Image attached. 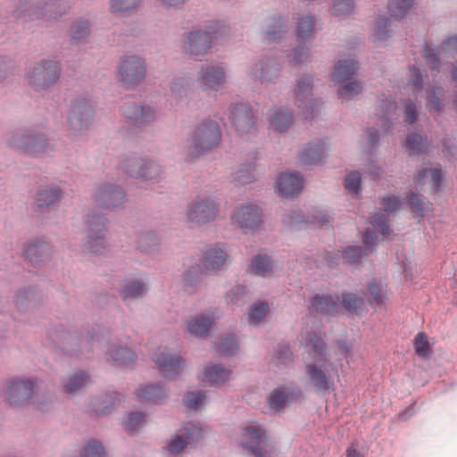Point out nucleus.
<instances>
[{
  "label": "nucleus",
  "mask_w": 457,
  "mask_h": 457,
  "mask_svg": "<svg viewBox=\"0 0 457 457\" xmlns=\"http://www.w3.org/2000/svg\"><path fill=\"white\" fill-rule=\"evenodd\" d=\"M270 307L264 301L253 304L248 312V320L251 324L257 325L269 312Z\"/></svg>",
  "instance_id": "obj_64"
},
{
  "label": "nucleus",
  "mask_w": 457,
  "mask_h": 457,
  "mask_svg": "<svg viewBox=\"0 0 457 457\" xmlns=\"http://www.w3.org/2000/svg\"><path fill=\"white\" fill-rule=\"evenodd\" d=\"M269 127L278 132H285L292 125L294 116L292 112L285 108H277L269 117Z\"/></svg>",
  "instance_id": "obj_38"
},
{
  "label": "nucleus",
  "mask_w": 457,
  "mask_h": 457,
  "mask_svg": "<svg viewBox=\"0 0 457 457\" xmlns=\"http://www.w3.org/2000/svg\"><path fill=\"white\" fill-rule=\"evenodd\" d=\"M415 0H390L388 10L391 16L402 18L413 6Z\"/></svg>",
  "instance_id": "obj_63"
},
{
  "label": "nucleus",
  "mask_w": 457,
  "mask_h": 457,
  "mask_svg": "<svg viewBox=\"0 0 457 457\" xmlns=\"http://www.w3.org/2000/svg\"><path fill=\"white\" fill-rule=\"evenodd\" d=\"M110 11L119 16H128L139 6L140 0H110Z\"/></svg>",
  "instance_id": "obj_49"
},
{
  "label": "nucleus",
  "mask_w": 457,
  "mask_h": 457,
  "mask_svg": "<svg viewBox=\"0 0 457 457\" xmlns=\"http://www.w3.org/2000/svg\"><path fill=\"white\" fill-rule=\"evenodd\" d=\"M94 106L84 96L73 98L69 106L67 122L70 129L79 132L87 129L94 117Z\"/></svg>",
  "instance_id": "obj_10"
},
{
  "label": "nucleus",
  "mask_w": 457,
  "mask_h": 457,
  "mask_svg": "<svg viewBox=\"0 0 457 457\" xmlns=\"http://www.w3.org/2000/svg\"><path fill=\"white\" fill-rule=\"evenodd\" d=\"M337 296L331 295H314L310 301V312L323 316H334L338 312Z\"/></svg>",
  "instance_id": "obj_26"
},
{
  "label": "nucleus",
  "mask_w": 457,
  "mask_h": 457,
  "mask_svg": "<svg viewBox=\"0 0 457 457\" xmlns=\"http://www.w3.org/2000/svg\"><path fill=\"white\" fill-rule=\"evenodd\" d=\"M202 270L199 265L191 266L183 275V286L188 292H193L200 283Z\"/></svg>",
  "instance_id": "obj_57"
},
{
  "label": "nucleus",
  "mask_w": 457,
  "mask_h": 457,
  "mask_svg": "<svg viewBox=\"0 0 457 457\" xmlns=\"http://www.w3.org/2000/svg\"><path fill=\"white\" fill-rule=\"evenodd\" d=\"M368 248L361 245H349L345 247L342 253V259L345 263L356 264L363 257L367 256Z\"/></svg>",
  "instance_id": "obj_55"
},
{
  "label": "nucleus",
  "mask_w": 457,
  "mask_h": 457,
  "mask_svg": "<svg viewBox=\"0 0 457 457\" xmlns=\"http://www.w3.org/2000/svg\"><path fill=\"white\" fill-rule=\"evenodd\" d=\"M118 393L114 391L97 396L92 403L93 411L97 415H106L111 413L112 406L118 399Z\"/></svg>",
  "instance_id": "obj_43"
},
{
  "label": "nucleus",
  "mask_w": 457,
  "mask_h": 457,
  "mask_svg": "<svg viewBox=\"0 0 457 457\" xmlns=\"http://www.w3.org/2000/svg\"><path fill=\"white\" fill-rule=\"evenodd\" d=\"M118 79L126 89H134L145 79V61L136 54L120 57L118 68Z\"/></svg>",
  "instance_id": "obj_6"
},
{
  "label": "nucleus",
  "mask_w": 457,
  "mask_h": 457,
  "mask_svg": "<svg viewBox=\"0 0 457 457\" xmlns=\"http://www.w3.org/2000/svg\"><path fill=\"white\" fill-rule=\"evenodd\" d=\"M242 445L254 457H273L274 445L261 427H246L243 433Z\"/></svg>",
  "instance_id": "obj_8"
},
{
  "label": "nucleus",
  "mask_w": 457,
  "mask_h": 457,
  "mask_svg": "<svg viewBox=\"0 0 457 457\" xmlns=\"http://www.w3.org/2000/svg\"><path fill=\"white\" fill-rule=\"evenodd\" d=\"M331 372H337V368L330 361L315 360L305 365V373L317 392H329L334 389L335 382Z\"/></svg>",
  "instance_id": "obj_9"
},
{
  "label": "nucleus",
  "mask_w": 457,
  "mask_h": 457,
  "mask_svg": "<svg viewBox=\"0 0 457 457\" xmlns=\"http://www.w3.org/2000/svg\"><path fill=\"white\" fill-rule=\"evenodd\" d=\"M283 224L291 229H300L303 226L306 225L307 220L298 209H292L283 214Z\"/></svg>",
  "instance_id": "obj_56"
},
{
  "label": "nucleus",
  "mask_w": 457,
  "mask_h": 457,
  "mask_svg": "<svg viewBox=\"0 0 457 457\" xmlns=\"http://www.w3.org/2000/svg\"><path fill=\"white\" fill-rule=\"evenodd\" d=\"M303 185V178L299 172L284 173L276 181V187L281 195L298 194Z\"/></svg>",
  "instance_id": "obj_28"
},
{
  "label": "nucleus",
  "mask_w": 457,
  "mask_h": 457,
  "mask_svg": "<svg viewBox=\"0 0 457 457\" xmlns=\"http://www.w3.org/2000/svg\"><path fill=\"white\" fill-rule=\"evenodd\" d=\"M86 226L87 234H107V218L101 213L91 212L87 215Z\"/></svg>",
  "instance_id": "obj_47"
},
{
  "label": "nucleus",
  "mask_w": 457,
  "mask_h": 457,
  "mask_svg": "<svg viewBox=\"0 0 457 457\" xmlns=\"http://www.w3.org/2000/svg\"><path fill=\"white\" fill-rule=\"evenodd\" d=\"M149 290L148 281L145 278H124L120 283V295L126 303L141 299Z\"/></svg>",
  "instance_id": "obj_24"
},
{
  "label": "nucleus",
  "mask_w": 457,
  "mask_h": 457,
  "mask_svg": "<svg viewBox=\"0 0 457 457\" xmlns=\"http://www.w3.org/2000/svg\"><path fill=\"white\" fill-rule=\"evenodd\" d=\"M314 78L312 74L304 73L295 79L294 96L295 104L305 119H312L317 109V100L313 98Z\"/></svg>",
  "instance_id": "obj_7"
},
{
  "label": "nucleus",
  "mask_w": 457,
  "mask_h": 457,
  "mask_svg": "<svg viewBox=\"0 0 457 457\" xmlns=\"http://www.w3.org/2000/svg\"><path fill=\"white\" fill-rule=\"evenodd\" d=\"M328 149V145L322 139L310 142L299 153V159L303 164L319 165L323 163Z\"/></svg>",
  "instance_id": "obj_23"
},
{
  "label": "nucleus",
  "mask_w": 457,
  "mask_h": 457,
  "mask_svg": "<svg viewBox=\"0 0 457 457\" xmlns=\"http://www.w3.org/2000/svg\"><path fill=\"white\" fill-rule=\"evenodd\" d=\"M380 108L382 111L379 117L381 120V128L385 132H387L396 116V104L392 101H382Z\"/></svg>",
  "instance_id": "obj_51"
},
{
  "label": "nucleus",
  "mask_w": 457,
  "mask_h": 457,
  "mask_svg": "<svg viewBox=\"0 0 457 457\" xmlns=\"http://www.w3.org/2000/svg\"><path fill=\"white\" fill-rule=\"evenodd\" d=\"M306 344L310 347L309 353L312 356L313 361L315 360H320V361H329L326 353L327 345L318 334L315 332L308 333Z\"/></svg>",
  "instance_id": "obj_40"
},
{
  "label": "nucleus",
  "mask_w": 457,
  "mask_h": 457,
  "mask_svg": "<svg viewBox=\"0 0 457 457\" xmlns=\"http://www.w3.org/2000/svg\"><path fill=\"white\" fill-rule=\"evenodd\" d=\"M159 243L160 238L157 233L148 230L138 235L137 247L142 253H150L155 250Z\"/></svg>",
  "instance_id": "obj_48"
},
{
  "label": "nucleus",
  "mask_w": 457,
  "mask_h": 457,
  "mask_svg": "<svg viewBox=\"0 0 457 457\" xmlns=\"http://www.w3.org/2000/svg\"><path fill=\"white\" fill-rule=\"evenodd\" d=\"M70 8L68 0H19L13 16L24 21L57 20Z\"/></svg>",
  "instance_id": "obj_3"
},
{
  "label": "nucleus",
  "mask_w": 457,
  "mask_h": 457,
  "mask_svg": "<svg viewBox=\"0 0 457 457\" xmlns=\"http://www.w3.org/2000/svg\"><path fill=\"white\" fill-rule=\"evenodd\" d=\"M126 198L123 188L112 183L100 184L93 194V199L102 209H115L122 205Z\"/></svg>",
  "instance_id": "obj_18"
},
{
  "label": "nucleus",
  "mask_w": 457,
  "mask_h": 457,
  "mask_svg": "<svg viewBox=\"0 0 457 457\" xmlns=\"http://www.w3.org/2000/svg\"><path fill=\"white\" fill-rule=\"evenodd\" d=\"M96 329L99 328H93L92 331H88L87 335L81 336L79 338V345L74 348H70L66 343L63 344L62 349L64 353L70 356H77L79 353L87 355L91 352V350L98 345L100 343V336L98 335Z\"/></svg>",
  "instance_id": "obj_29"
},
{
  "label": "nucleus",
  "mask_w": 457,
  "mask_h": 457,
  "mask_svg": "<svg viewBox=\"0 0 457 457\" xmlns=\"http://www.w3.org/2000/svg\"><path fill=\"white\" fill-rule=\"evenodd\" d=\"M262 209L256 204L247 203L235 207L232 220L242 228H255L262 223Z\"/></svg>",
  "instance_id": "obj_19"
},
{
  "label": "nucleus",
  "mask_w": 457,
  "mask_h": 457,
  "mask_svg": "<svg viewBox=\"0 0 457 457\" xmlns=\"http://www.w3.org/2000/svg\"><path fill=\"white\" fill-rule=\"evenodd\" d=\"M52 245L41 237L33 238L24 244L23 256L32 265H39L51 257Z\"/></svg>",
  "instance_id": "obj_20"
},
{
  "label": "nucleus",
  "mask_w": 457,
  "mask_h": 457,
  "mask_svg": "<svg viewBox=\"0 0 457 457\" xmlns=\"http://www.w3.org/2000/svg\"><path fill=\"white\" fill-rule=\"evenodd\" d=\"M118 393L114 391L97 396L92 403L93 411L97 415H106L111 413L112 406L118 399Z\"/></svg>",
  "instance_id": "obj_42"
},
{
  "label": "nucleus",
  "mask_w": 457,
  "mask_h": 457,
  "mask_svg": "<svg viewBox=\"0 0 457 457\" xmlns=\"http://www.w3.org/2000/svg\"><path fill=\"white\" fill-rule=\"evenodd\" d=\"M62 196L63 192L60 187L56 185H46L37 189L35 195V203L38 211L44 212L59 203Z\"/></svg>",
  "instance_id": "obj_25"
},
{
  "label": "nucleus",
  "mask_w": 457,
  "mask_h": 457,
  "mask_svg": "<svg viewBox=\"0 0 457 457\" xmlns=\"http://www.w3.org/2000/svg\"><path fill=\"white\" fill-rule=\"evenodd\" d=\"M368 290V303L373 308H382L385 306L386 300L388 299L387 287L386 284L373 279L367 285Z\"/></svg>",
  "instance_id": "obj_36"
},
{
  "label": "nucleus",
  "mask_w": 457,
  "mask_h": 457,
  "mask_svg": "<svg viewBox=\"0 0 457 457\" xmlns=\"http://www.w3.org/2000/svg\"><path fill=\"white\" fill-rule=\"evenodd\" d=\"M227 32L228 27L225 22L220 21H212L203 26L193 27L185 36L184 50L187 54L198 59V57L205 55L215 42Z\"/></svg>",
  "instance_id": "obj_2"
},
{
  "label": "nucleus",
  "mask_w": 457,
  "mask_h": 457,
  "mask_svg": "<svg viewBox=\"0 0 457 457\" xmlns=\"http://www.w3.org/2000/svg\"><path fill=\"white\" fill-rule=\"evenodd\" d=\"M195 81L204 92H217L226 81L225 70L220 65H202L197 71Z\"/></svg>",
  "instance_id": "obj_16"
},
{
  "label": "nucleus",
  "mask_w": 457,
  "mask_h": 457,
  "mask_svg": "<svg viewBox=\"0 0 457 457\" xmlns=\"http://www.w3.org/2000/svg\"><path fill=\"white\" fill-rule=\"evenodd\" d=\"M358 69L359 62L354 59L339 60L335 65L332 79L335 83H343L351 80Z\"/></svg>",
  "instance_id": "obj_35"
},
{
  "label": "nucleus",
  "mask_w": 457,
  "mask_h": 457,
  "mask_svg": "<svg viewBox=\"0 0 457 457\" xmlns=\"http://www.w3.org/2000/svg\"><path fill=\"white\" fill-rule=\"evenodd\" d=\"M218 210V205L212 197L198 196L189 205L186 213L187 220L197 226H202L214 220Z\"/></svg>",
  "instance_id": "obj_14"
},
{
  "label": "nucleus",
  "mask_w": 457,
  "mask_h": 457,
  "mask_svg": "<svg viewBox=\"0 0 457 457\" xmlns=\"http://www.w3.org/2000/svg\"><path fill=\"white\" fill-rule=\"evenodd\" d=\"M228 117L236 130L242 134L252 133L255 129L256 114L248 103L231 104Z\"/></svg>",
  "instance_id": "obj_17"
},
{
  "label": "nucleus",
  "mask_w": 457,
  "mask_h": 457,
  "mask_svg": "<svg viewBox=\"0 0 457 457\" xmlns=\"http://www.w3.org/2000/svg\"><path fill=\"white\" fill-rule=\"evenodd\" d=\"M403 204L419 217H425L431 211V203L426 196L418 192L411 191L403 198Z\"/></svg>",
  "instance_id": "obj_34"
},
{
  "label": "nucleus",
  "mask_w": 457,
  "mask_h": 457,
  "mask_svg": "<svg viewBox=\"0 0 457 457\" xmlns=\"http://www.w3.org/2000/svg\"><path fill=\"white\" fill-rule=\"evenodd\" d=\"M91 32V23L88 20L79 19L71 26V40L83 43L86 41Z\"/></svg>",
  "instance_id": "obj_50"
},
{
  "label": "nucleus",
  "mask_w": 457,
  "mask_h": 457,
  "mask_svg": "<svg viewBox=\"0 0 457 457\" xmlns=\"http://www.w3.org/2000/svg\"><path fill=\"white\" fill-rule=\"evenodd\" d=\"M122 116L126 122L137 129L145 128L155 121V109L145 101H129L121 107Z\"/></svg>",
  "instance_id": "obj_12"
},
{
  "label": "nucleus",
  "mask_w": 457,
  "mask_h": 457,
  "mask_svg": "<svg viewBox=\"0 0 457 457\" xmlns=\"http://www.w3.org/2000/svg\"><path fill=\"white\" fill-rule=\"evenodd\" d=\"M428 79V73L425 70H420L415 65L409 68L408 82L411 86L414 93H420L423 90L425 81Z\"/></svg>",
  "instance_id": "obj_53"
},
{
  "label": "nucleus",
  "mask_w": 457,
  "mask_h": 457,
  "mask_svg": "<svg viewBox=\"0 0 457 457\" xmlns=\"http://www.w3.org/2000/svg\"><path fill=\"white\" fill-rule=\"evenodd\" d=\"M281 63L271 56H265L253 63L248 70V75L262 85L276 84L280 71Z\"/></svg>",
  "instance_id": "obj_13"
},
{
  "label": "nucleus",
  "mask_w": 457,
  "mask_h": 457,
  "mask_svg": "<svg viewBox=\"0 0 457 457\" xmlns=\"http://www.w3.org/2000/svg\"><path fill=\"white\" fill-rule=\"evenodd\" d=\"M338 84L340 86L337 89V96L342 101H350L362 91L361 83L356 80L351 79Z\"/></svg>",
  "instance_id": "obj_52"
},
{
  "label": "nucleus",
  "mask_w": 457,
  "mask_h": 457,
  "mask_svg": "<svg viewBox=\"0 0 457 457\" xmlns=\"http://www.w3.org/2000/svg\"><path fill=\"white\" fill-rule=\"evenodd\" d=\"M301 391H295L288 386H278L274 388L268 398L270 408L279 411L283 409L287 403L292 402Z\"/></svg>",
  "instance_id": "obj_33"
},
{
  "label": "nucleus",
  "mask_w": 457,
  "mask_h": 457,
  "mask_svg": "<svg viewBox=\"0 0 457 457\" xmlns=\"http://www.w3.org/2000/svg\"><path fill=\"white\" fill-rule=\"evenodd\" d=\"M91 384L90 375L84 370L75 371L62 380V390L68 395H75Z\"/></svg>",
  "instance_id": "obj_30"
},
{
  "label": "nucleus",
  "mask_w": 457,
  "mask_h": 457,
  "mask_svg": "<svg viewBox=\"0 0 457 457\" xmlns=\"http://www.w3.org/2000/svg\"><path fill=\"white\" fill-rule=\"evenodd\" d=\"M192 80L187 77H177L172 79L170 85L171 96L176 99H182L187 96L191 87Z\"/></svg>",
  "instance_id": "obj_54"
},
{
  "label": "nucleus",
  "mask_w": 457,
  "mask_h": 457,
  "mask_svg": "<svg viewBox=\"0 0 457 457\" xmlns=\"http://www.w3.org/2000/svg\"><path fill=\"white\" fill-rule=\"evenodd\" d=\"M139 400L161 404L167 397V390L162 383L141 386L137 389Z\"/></svg>",
  "instance_id": "obj_32"
},
{
  "label": "nucleus",
  "mask_w": 457,
  "mask_h": 457,
  "mask_svg": "<svg viewBox=\"0 0 457 457\" xmlns=\"http://www.w3.org/2000/svg\"><path fill=\"white\" fill-rule=\"evenodd\" d=\"M226 259L227 253L221 244H216L205 252L203 258V266L206 271H215L223 266Z\"/></svg>",
  "instance_id": "obj_37"
},
{
  "label": "nucleus",
  "mask_w": 457,
  "mask_h": 457,
  "mask_svg": "<svg viewBox=\"0 0 457 457\" xmlns=\"http://www.w3.org/2000/svg\"><path fill=\"white\" fill-rule=\"evenodd\" d=\"M60 63L55 60L43 59L29 68L26 77L35 90H45L54 85L61 75Z\"/></svg>",
  "instance_id": "obj_5"
},
{
  "label": "nucleus",
  "mask_w": 457,
  "mask_h": 457,
  "mask_svg": "<svg viewBox=\"0 0 457 457\" xmlns=\"http://www.w3.org/2000/svg\"><path fill=\"white\" fill-rule=\"evenodd\" d=\"M154 361L161 374L169 379L176 378L182 373L185 368V361L179 355L167 351L160 352L156 355Z\"/></svg>",
  "instance_id": "obj_21"
},
{
  "label": "nucleus",
  "mask_w": 457,
  "mask_h": 457,
  "mask_svg": "<svg viewBox=\"0 0 457 457\" xmlns=\"http://www.w3.org/2000/svg\"><path fill=\"white\" fill-rule=\"evenodd\" d=\"M405 147L412 154H424L429 150L430 141L427 136L411 132L406 136Z\"/></svg>",
  "instance_id": "obj_44"
},
{
  "label": "nucleus",
  "mask_w": 457,
  "mask_h": 457,
  "mask_svg": "<svg viewBox=\"0 0 457 457\" xmlns=\"http://www.w3.org/2000/svg\"><path fill=\"white\" fill-rule=\"evenodd\" d=\"M215 348L222 355H234L238 351L237 339L235 335H227L215 343Z\"/></svg>",
  "instance_id": "obj_58"
},
{
  "label": "nucleus",
  "mask_w": 457,
  "mask_h": 457,
  "mask_svg": "<svg viewBox=\"0 0 457 457\" xmlns=\"http://www.w3.org/2000/svg\"><path fill=\"white\" fill-rule=\"evenodd\" d=\"M215 325V319L212 316L196 315L187 321V332L195 337L204 338L209 336L210 329Z\"/></svg>",
  "instance_id": "obj_31"
},
{
  "label": "nucleus",
  "mask_w": 457,
  "mask_h": 457,
  "mask_svg": "<svg viewBox=\"0 0 457 457\" xmlns=\"http://www.w3.org/2000/svg\"><path fill=\"white\" fill-rule=\"evenodd\" d=\"M107 355L117 366H127L136 360V353L128 346L110 344L107 348Z\"/></svg>",
  "instance_id": "obj_39"
},
{
  "label": "nucleus",
  "mask_w": 457,
  "mask_h": 457,
  "mask_svg": "<svg viewBox=\"0 0 457 457\" xmlns=\"http://www.w3.org/2000/svg\"><path fill=\"white\" fill-rule=\"evenodd\" d=\"M122 169L129 176L145 180L158 179L162 173V168L157 162L138 156L127 157Z\"/></svg>",
  "instance_id": "obj_15"
},
{
  "label": "nucleus",
  "mask_w": 457,
  "mask_h": 457,
  "mask_svg": "<svg viewBox=\"0 0 457 457\" xmlns=\"http://www.w3.org/2000/svg\"><path fill=\"white\" fill-rule=\"evenodd\" d=\"M392 22L389 18L378 17L373 28V36L378 41H384L392 35Z\"/></svg>",
  "instance_id": "obj_59"
},
{
  "label": "nucleus",
  "mask_w": 457,
  "mask_h": 457,
  "mask_svg": "<svg viewBox=\"0 0 457 457\" xmlns=\"http://www.w3.org/2000/svg\"><path fill=\"white\" fill-rule=\"evenodd\" d=\"M38 384L39 379L35 377L12 379L8 382L4 399L10 405L21 406L31 399Z\"/></svg>",
  "instance_id": "obj_11"
},
{
  "label": "nucleus",
  "mask_w": 457,
  "mask_h": 457,
  "mask_svg": "<svg viewBox=\"0 0 457 457\" xmlns=\"http://www.w3.org/2000/svg\"><path fill=\"white\" fill-rule=\"evenodd\" d=\"M107 247V234H87L83 244L84 251L95 254H103Z\"/></svg>",
  "instance_id": "obj_46"
},
{
  "label": "nucleus",
  "mask_w": 457,
  "mask_h": 457,
  "mask_svg": "<svg viewBox=\"0 0 457 457\" xmlns=\"http://www.w3.org/2000/svg\"><path fill=\"white\" fill-rule=\"evenodd\" d=\"M231 371L220 364H213L205 367L204 370V379L210 385H218L228 381Z\"/></svg>",
  "instance_id": "obj_41"
},
{
  "label": "nucleus",
  "mask_w": 457,
  "mask_h": 457,
  "mask_svg": "<svg viewBox=\"0 0 457 457\" xmlns=\"http://www.w3.org/2000/svg\"><path fill=\"white\" fill-rule=\"evenodd\" d=\"M288 31V19L282 15H272L266 19L262 32L269 42H276Z\"/></svg>",
  "instance_id": "obj_27"
},
{
  "label": "nucleus",
  "mask_w": 457,
  "mask_h": 457,
  "mask_svg": "<svg viewBox=\"0 0 457 457\" xmlns=\"http://www.w3.org/2000/svg\"><path fill=\"white\" fill-rule=\"evenodd\" d=\"M220 128L215 120H202L187 136L184 146L186 162H194L203 154L216 148L221 141Z\"/></svg>",
  "instance_id": "obj_1"
},
{
  "label": "nucleus",
  "mask_w": 457,
  "mask_h": 457,
  "mask_svg": "<svg viewBox=\"0 0 457 457\" xmlns=\"http://www.w3.org/2000/svg\"><path fill=\"white\" fill-rule=\"evenodd\" d=\"M272 360L276 365L287 364L293 361V352L285 343H279L274 348Z\"/></svg>",
  "instance_id": "obj_60"
},
{
  "label": "nucleus",
  "mask_w": 457,
  "mask_h": 457,
  "mask_svg": "<svg viewBox=\"0 0 457 457\" xmlns=\"http://www.w3.org/2000/svg\"><path fill=\"white\" fill-rule=\"evenodd\" d=\"M314 29L315 17L306 14L297 20L294 33L298 41H304L313 34Z\"/></svg>",
  "instance_id": "obj_45"
},
{
  "label": "nucleus",
  "mask_w": 457,
  "mask_h": 457,
  "mask_svg": "<svg viewBox=\"0 0 457 457\" xmlns=\"http://www.w3.org/2000/svg\"><path fill=\"white\" fill-rule=\"evenodd\" d=\"M6 145L14 151L32 157L41 156L53 150L47 137L29 129H18L6 138Z\"/></svg>",
  "instance_id": "obj_4"
},
{
  "label": "nucleus",
  "mask_w": 457,
  "mask_h": 457,
  "mask_svg": "<svg viewBox=\"0 0 457 457\" xmlns=\"http://www.w3.org/2000/svg\"><path fill=\"white\" fill-rule=\"evenodd\" d=\"M343 307L350 312H357L364 305V299L354 293L345 292L341 295Z\"/></svg>",
  "instance_id": "obj_62"
},
{
  "label": "nucleus",
  "mask_w": 457,
  "mask_h": 457,
  "mask_svg": "<svg viewBox=\"0 0 457 457\" xmlns=\"http://www.w3.org/2000/svg\"><path fill=\"white\" fill-rule=\"evenodd\" d=\"M252 270L254 274L262 277L270 273L273 266L270 257L262 254L256 255L253 260Z\"/></svg>",
  "instance_id": "obj_61"
},
{
  "label": "nucleus",
  "mask_w": 457,
  "mask_h": 457,
  "mask_svg": "<svg viewBox=\"0 0 457 457\" xmlns=\"http://www.w3.org/2000/svg\"><path fill=\"white\" fill-rule=\"evenodd\" d=\"M42 298V293L36 286H23L15 291L13 304L20 312H25L40 303Z\"/></svg>",
  "instance_id": "obj_22"
}]
</instances>
